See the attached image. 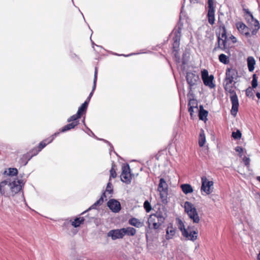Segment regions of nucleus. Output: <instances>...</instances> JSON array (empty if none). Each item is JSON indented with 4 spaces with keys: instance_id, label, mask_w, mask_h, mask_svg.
Segmentation results:
<instances>
[{
    "instance_id": "3",
    "label": "nucleus",
    "mask_w": 260,
    "mask_h": 260,
    "mask_svg": "<svg viewBox=\"0 0 260 260\" xmlns=\"http://www.w3.org/2000/svg\"><path fill=\"white\" fill-rule=\"evenodd\" d=\"M180 231L181 232L183 237L186 240L194 241L197 239L198 233L193 230V226H188L186 228L181 220H180Z\"/></svg>"
},
{
    "instance_id": "26",
    "label": "nucleus",
    "mask_w": 260,
    "mask_h": 260,
    "mask_svg": "<svg viewBox=\"0 0 260 260\" xmlns=\"http://www.w3.org/2000/svg\"><path fill=\"white\" fill-rule=\"evenodd\" d=\"M175 234V230L173 227L172 224H170L167 229L166 231V239H170L173 238Z\"/></svg>"
},
{
    "instance_id": "41",
    "label": "nucleus",
    "mask_w": 260,
    "mask_h": 260,
    "mask_svg": "<svg viewBox=\"0 0 260 260\" xmlns=\"http://www.w3.org/2000/svg\"><path fill=\"white\" fill-rule=\"evenodd\" d=\"M188 105L190 107H194L198 109V104L197 101L194 99H191L189 100Z\"/></svg>"
},
{
    "instance_id": "61",
    "label": "nucleus",
    "mask_w": 260,
    "mask_h": 260,
    "mask_svg": "<svg viewBox=\"0 0 260 260\" xmlns=\"http://www.w3.org/2000/svg\"><path fill=\"white\" fill-rule=\"evenodd\" d=\"M259 61H260V57H259Z\"/></svg>"
},
{
    "instance_id": "9",
    "label": "nucleus",
    "mask_w": 260,
    "mask_h": 260,
    "mask_svg": "<svg viewBox=\"0 0 260 260\" xmlns=\"http://www.w3.org/2000/svg\"><path fill=\"white\" fill-rule=\"evenodd\" d=\"M202 78L205 85L208 86L210 88H213L215 85L213 83L214 77L213 75L209 76L208 72L207 70H203L201 72Z\"/></svg>"
},
{
    "instance_id": "24",
    "label": "nucleus",
    "mask_w": 260,
    "mask_h": 260,
    "mask_svg": "<svg viewBox=\"0 0 260 260\" xmlns=\"http://www.w3.org/2000/svg\"><path fill=\"white\" fill-rule=\"evenodd\" d=\"M128 223L134 226H135L137 228H140L142 227L144 225L143 222L140 221L139 219L136 218H132L129 219Z\"/></svg>"
},
{
    "instance_id": "42",
    "label": "nucleus",
    "mask_w": 260,
    "mask_h": 260,
    "mask_svg": "<svg viewBox=\"0 0 260 260\" xmlns=\"http://www.w3.org/2000/svg\"><path fill=\"white\" fill-rule=\"evenodd\" d=\"M114 166L113 165L112 167V168L110 171V176L109 181H110L111 178H115L117 176V174H116V171L114 168Z\"/></svg>"
},
{
    "instance_id": "36",
    "label": "nucleus",
    "mask_w": 260,
    "mask_h": 260,
    "mask_svg": "<svg viewBox=\"0 0 260 260\" xmlns=\"http://www.w3.org/2000/svg\"><path fill=\"white\" fill-rule=\"evenodd\" d=\"M235 83L236 82L234 80L225 78L223 80V86H234Z\"/></svg>"
},
{
    "instance_id": "34",
    "label": "nucleus",
    "mask_w": 260,
    "mask_h": 260,
    "mask_svg": "<svg viewBox=\"0 0 260 260\" xmlns=\"http://www.w3.org/2000/svg\"><path fill=\"white\" fill-rule=\"evenodd\" d=\"M220 32L218 36H220V38H222V39H227L226 31L224 25L220 26Z\"/></svg>"
},
{
    "instance_id": "45",
    "label": "nucleus",
    "mask_w": 260,
    "mask_h": 260,
    "mask_svg": "<svg viewBox=\"0 0 260 260\" xmlns=\"http://www.w3.org/2000/svg\"><path fill=\"white\" fill-rule=\"evenodd\" d=\"M253 89V88H252L251 87H249L248 88H247L246 89V95L247 96L251 97V96H253V92H252Z\"/></svg>"
},
{
    "instance_id": "13",
    "label": "nucleus",
    "mask_w": 260,
    "mask_h": 260,
    "mask_svg": "<svg viewBox=\"0 0 260 260\" xmlns=\"http://www.w3.org/2000/svg\"><path fill=\"white\" fill-rule=\"evenodd\" d=\"M227 39L220 38V36H218L217 46H215L213 50V52L217 51L218 49L222 51L228 52L229 51V49L226 47Z\"/></svg>"
},
{
    "instance_id": "48",
    "label": "nucleus",
    "mask_w": 260,
    "mask_h": 260,
    "mask_svg": "<svg viewBox=\"0 0 260 260\" xmlns=\"http://www.w3.org/2000/svg\"><path fill=\"white\" fill-rule=\"evenodd\" d=\"M243 160L246 166H248L249 165L250 161L249 158L244 156L243 158Z\"/></svg>"
},
{
    "instance_id": "8",
    "label": "nucleus",
    "mask_w": 260,
    "mask_h": 260,
    "mask_svg": "<svg viewBox=\"0 0 260 260\" xmlns=\"http://www.w3.org/2000/svg\"><path fill=\"white\" fill-rule=\"evenodd\" d=\"M121 180L125 183L129 184L131 182V174L129 166L123 165L122 167V173L120 176Z\"/></svg>"
},
{
    "instance_id": "10",
    "label": "nucleus",
    "mask_w": 260,
    "mask_h": 260,
    "mask_svg": "<svg viewBox=\"0 0 260 260\" xmlns=\"http://www.w3.org/2000/svg\"><path fill=\"white\" fill-rule=\"evenodd\" d=\"M202 186L201 190L204 191L207 194H209L212 192L211 187L213 185V182L212 181L207 180L205 177H202Z\"/></svg>"
},
{
    "instance_id": "49",
    "label": "nucleus",
    "mask_w": 260,
    "mask_h": 260,
    "mask_svg": "<svg viewBox=\"0 0 260 260\" xmlns=\"http://www.w3.org/2000/svg\"><path fill=\"white\" fill-rule=\"evenodd\" d=\"M235 150L236 152H239L240 154H241L243 152V148L240 146H237L235 148Z\"/></svg>"
},
{
    "instance_id": "16",
    "label": "nucleus",
    "mask_w": 260,
    "mask_h": 260,
    "mask_svg": "<svg viewBox=\"0 0 260 260\" xmlns=\"http://www.w3.org/2000/svg\"><path fill=\"white\" fill-rule=\"evenodd\" d=\"M237 28L240 32L244 35L247 37H250V33L248 31L247 26L242 22H238L236 24Z\"/></svg>"
},
{
    "instance_id": "53",
    "label": "nucleus",
    "mask_w": 260,
    "mask_h": 260,
    "mask_svg": "<svg viewBox=\"0 0 260 260\" xmlns=\"http://www.w3.org/2000/svg\"><path fill=\"white\" fill-rule=\"evenodd\" d=\"M256 95L258 99H260V93L259 92H257L256 93Z\"/></svg>"
},
{
    "instance_id": "51",
    "label": "nucleus",
    "mask_w": 260,
    "mask_h": 260,
    "mask_svg": "<svg viewBox=\"0 0 260 260\" xmlns=\"http://www.w3.org/2000/svg\"><path fill=\"white\" fill-rule=\"evenodd\" d=\"M231 39L232 40L233 43H236L237 42V39L233 36L231 37Z\"/></svg>"
},
{
    "instance_id": "31",
    "label": "nucleus",
    "mask_w": 260,
    "mask_h": 260,
    "mask_svg": "<svg viewBox=\"0 0 260 260\" xmlns=\"http://www.w3.org/2000/svg\"><path fill=\"white\" fill-rule=\"evenodd\" d=\"M77 126V122H71L70 123H69L62 127L61 129H60V132L61 133H64L68 131H69L71 129L74 128L75 127Z\"/></svg>"
},
{
    "instance_id": "4",
    "label": "nucleus",
    "mask_w": 260,
    "mask_h": 260,
    "mask_svg": "<svg viewBox=\"0 0 260 260\" xmlns=\"http://www.w3.org/2000/svg\"><path fill=\"white\" fill-rule=\"evenodd\" d=\"M186 81L189 85V92L188 94H192V89L193 87L198 84V83H200V77L198 74H196V72H187L186 76Z\"/></svg>"
},
{
    "instance_id": "14",
    "label": "nucleus",
    "mask_w": 260,
    "mask_h": 260,
    "mask_svg": "<svg viewBox=\"0 0 260 260\" xmlns=\"http://www.w3.org/2000/svg\"><path fill=\"white\" fill-rule=\"evenodd\" d=\"M107 206L114 213L118 212L121 209L120 203L115 199L110 200L107 203Z\"/></svg>"
},
{
    "instance_id": "47",
    "label": "nucleus",
    "mask_w": 260,
    "mask_h": 260,
    "mask_svg": "<svg viewBox=\"0 0 260 260\" xmlns=\"http://www.w3.org/2000/svg\"><path fill=\"white\" fill-rule=\"evenodd\" d=\"M255 27V28L253 29L252 31H251V34H250V36L252 35V36H254V35H256V34H257L258 29H259L260 28V25L259 24H258V25L257 26H254Z\"/></svg>"
},
{
    "instance_id": "2",
    "label": "nucleus",
    "mask_w": 260,
    "mask_h": 260,
    "mask_svg": "<svg viewBox=\"0 0 260 260\" xmlns=\"http://www.w3.org/2000/svg\"><path fill=\"white\" fill-rule=\"evenodd\" d=\"M224 89L226 94H230V98L232 104L231 110V114L235 116L238 111L239 100L237 94L234 90L235 86H223Z\"/></svg>"
},
{
    "instance_id": "60",
    "label": "nucleus",
    "mask_w": 260,
    "mask_h": 260,
    "mask_svg": "<svg viewBox=\"0 0 260 260\" xmlns=\"http://www.w3.org/2000/svg\"><path fill=\"white\" fill-rule=\"evenodd\" d=\"M177 88H179V87L178 86V84H177Z\"/></svg>"
},
{
    "instance_id": "1",
    "label": "nucleus",
    "mask_w": 260,
    "mask_h": 260,
    "mask_svg": "<svg viewBox=\"0 0 260 260\" xmlns=\"http://www.w3.org/2000/svg\"><path fill=\"white\" fill-rule=\"evenodd\" d=\"M24 183L21 179H6L0 182V194L4 197L10 198L22 190Z\"/></svg>"
},
{
    "instance_id": "17",
    "label": "nucleus",
    "mask_w": 260,
    "mask_h": 260,
    "mask_svg": "<svg viewBox=\"0 0 260 260\" xmlns=\"http://www.w3.org/2000/svg\"><path fill=\"white\" fill-rule=\"evenodd\" d=\"M148 222L149 226L155 230L158 229L163 222H160L155 216L151 215L148 218Z\"/></svg>"
},
{
    "instance_id": "25",
    "label": "nucleus",
    "mask_w": 260,
    "mask_h": 260,
    "mask_svg": "<svg viewBox=\"0 0 260 260\" xmlns=\"http://www.w3.org/2000/svg\"><path fill=\"white\" fill-rule=\"evenodd\" d=\"M247 66L249 72H252L254 69L255 60L253 56H248L247 58Z\"/></svg>"
},
{
    "instance_id": "58",
    "label": "nucleus",
    "mask_w": 260,
    "mask_h": 260,
    "mask_svg": "<svg viewBox=\"0 0 260 260\" xmlns=\"http://www.w3.org/2000/svg\"><path fill=\"white\" fill-rule=\"evenodd\" d=\"M176 220L179 221V218H176Z\"/></svg>"
},
{
    "instance_id": "59",
    "label": "nucleus",
    "mask_w": 260,
    "mask_h": 260,
    "mask_svg": "<svg viewBox=\"0 0 260 260\" xmlns=\"http://www.w3.org/2000/svg\"><path fill=\"white\" fill-rule=\"evenodd\" d=\"M82 122L84 123L85 122V120L84 119L82 121Z\"/></svg>"
},
{
    "instance_id": "5",
    "label": "nucleus",
    "mask_w": 260,
    "mask_h": 260,
    "mask_svg": "<svg viewBox=\"0 0 260 260\" xmlns=\"http://www.w3.org/2000/svg\"><path fill=\"white\" fill-rule=\"evenodd\" d=\"M113 186L112 183L109 181L107 185L106 190L105 192H104L101 198L96 202H95L92 206H91L87 210L84 211L82 213V214H84L85 212L90 210L91 209H95L96 206L100 205H101L104 200V199H105V200H107V197L106 196V193H108L110 194H111L113 193Z\"/></svg>"
},
{
    "instance_id": "12",
    "label": "nucleus",
    "mask_w": 260,
    "mask_h": 260,
    "mask_svg": "<svg viewBox=\"0 0 260 260\" xmlns=\"http://www.w3.org/2000/svg\"><path fill=\"white\" fill-rule=\"evenodd\" d=\"M243 11L245 12V19L248 23L251 24V25L254 26H257L259 24V22L257 20L254 18L252 13L249 11L248 9H244Z\"/></svg>"
},
{
    "instance_id": "29",
    "label": "nucleus",
    "mask_w": 260,
    "mask_h": 260,
    "mask_svg": "<svg viewBox=\"0 0 260 260\" xmlns=\"http://www.w3.org/2000/svg\"><path fill=\"white\" fill-rule=\"evenodd\" d=\"M84 221L83 217H76L73 221L71 222V224L75 228L79 227Z\"/></svg>"
},
{
    "instance_id": "32",
    "label": "nucleus",
    "mask_w": 260,
    "mask_h": 260,
    "mask_svg": "<svg viewBox=\"0 0 260 260\" xmlns=\"http://www.w3.org/2000/svg\"><path fill=\"white\" fill-rule=\"evenodd\" d=\"M87 107L88 105L87 102H84V103L82 104V105L79 108L78 110V111L77 112L78 115H80V116L81 117V116L86 112L87 109Z\"/></svg>"
},
{
    "instance_id": "50",
    "label": "nucleus",
    "mask_w": 260,
    "mask_h": 260,
    "mask_svg": "<svg viewBox=\"0 0 260 260\" xmlns=\"http://www.w3.org/2000/svg\"><path fill=\"white\" fill-rule=\"evenodd\" d=\"M194 108V107H189V108H188V111L190 112V114L191 117L193 115L192 114H193V109Z\"/></svg>"
},
{
    "instance_id": "39",
    "label": "nucleus",
    "mask_w": 260,
    "mask_h": 260,
    "mask_svg": "<svg viewBox=\"0 0 260 260\" xmlns=\"http://www.w3.org/2000/svg\"><path fill=\"white\" fill-rule=\"evenodd\" d=\"M241 133L238 129L236 132H233L232 133V137L236 140L240 139L241 138Z\"/></svg>"
},
{
    "instance_id": "15",
    "label": "nucleus",
    "mask_w": 260,
    "mask_h": 260,
    "mask_svg": "<svg viewBox=\"0 0 260 260\" xmlns=\"http://www.w3.org/2000/svg\"><path fill=\"white\" fill-rule=\"evenodd\" d=\"M113 240L122 239L123 237L122 229L110 230L107 234Z\"/></svg>"
},
{
    "instance_id": "18",
    "label": "nucleus",
    "mask_w": 260,
    "mask_h": 260,
    "mask_svg": "<svg viewBox=\"0 0 260 260\" xmlns=\"http://www.w3.org/2000/svg\"><path fill=\"white\" fill-rule=\"evenodd\" d=\"M237 77L238 72L236 69L233 68H228L226 69L225 78L234 81L237 79Z\"/></svg>"
},
{
    "instance_id": "19",
    "label": "nucleus",
    "mask_w": 260,
    "mask_h": 260,
    "mask_svg": "<svg viewBox=\"0 0 260 260\" xmlns=\"http://www.w3.org/2000/svg\"><path fill=\"white\" fill-rule=\"evenodd\" d=\"M40 151H39L37 147L34 148L29 152L23 155V158L27 159V160L25 162L24 165H26L28 161L33 156L37 155Z\"/></svg>"
},
{
    "instance_id": "23",
    "label": "nucleus",
    "mask_w": 260,
    "mask_h": 260,
    "mask_svg": "<svg viewBox=\"0 0 260 260\" xmlns=\"http://www.w3.org/2000/svg\"><path fill=\"white\" fill-rule=\"evenodd\" d=\"M184 208L185 211L186 212L187 215H189L193 212V211L196 210V208L194 207V205L188 201H186L184 203Z\"/></svg>"
},
{
    "instance_id": "21",
    "label": "nucleus",
    "mask_w": 260,
    "mask_h": 260,
    "mask_svg": "<svg viewBox=\"0 0 260 260\" xmlns=\"http://www.w3.org/2000/svg\"><path fill=\"white\" fill-rule=\"evenodd\" d=\"M97 78H98V70H97V68H95V71H94V79H93V82L92 89L91 92L90 93L88 97L87 98L86 100L84 102H87V105H88V103H89V102L90 100V99L93 95V92L95 89Z\"/></svg>"
},
{
    "instance_id": "56",
    "label": "nucleus",
    "mask_w": 260,
    "mask_h": 260,
    "mask_svg": "<svg viewBox=\"0 0 260 260\" xmlns=\"http://www.w3.org/2000/svg\"><path fill=\"white\" fill-rule=\"evenodd\" d=\"M87 129H88V131H89V132L91 133L92 135H94V134L91 131V130L90 129H89L88 128H87Z\"/></svg>"
},
{
    "instance_id": "52",
    "label": "nucleus",
    "mask_w": 260,
    "mask_h": 260,
    "mask_svg": "<svg viewBox=\"0 0 260 260\" xmlns=\"http://www.w3.org/2000/svg\"><path fill=\"white\" fill-rule=\"evenodd\" d=\"M199 119L205 121V119H207V117L202 116H199Z\"/></svg>"
},
{
    "instance_id": "27",
    "label": "nucleus",
    "mask_w": 260,
    "mask_h": 260,
    "mask_svg": "<svg viewBox=\"0 0 260 260\" xmlns=\"http://www.w3.org/2000/svg\"><path fill=\"white\" fill-rule=\"evenodd\" d=\"M182 191L185 194L190 193L193 192V188L192 186L189 184H183L180 185Z\"/></svg>"
},
{
    "instance_id": "30",
    "label": "nucleus",
    "mask_w": 260,
    "mask_h": 260,
    "mask_svg": "<svg viewBox=\"0 0 260 260\" xmlns=\"http://www.w3.org/2000/svg\"><path fill=\"white\" fill-rule=\"evenodd\" d=\"M206 142V137L203 129H201L199 138V145L200 147H203Z\"/></svg>"
},
{
    "instance_id": "28",
    "label": "nucleus",
    "mask_w": 260,
    "mask_h": 260,
    "mask_svg": "<svg viewBox=\"0 0 260 260\" xmlns=\"http://www.w3.org/2000/svg\"><path fill=\"white\" fill-rule=\"evenodd\" d=\"M188 215L189 218L192 220L194 223H198L200 222V218L197 212V209Z\"/></svg>"
},
{
    "instance_id": "7",
    "label": "nucleus",
    "mask_w": 260,
    "mask_h": 260,
    "mask_svg": "<svg viewBox=\"0 0 260 260\" xmlns=\"http://www.w3.org/2000/svg\"><path fill=\"white\" fill-rule=\"evenodd\" d=\"M158 191L159 192L160 198L162 202L166 201L167 198L168 184L165 179L161 178L159 180Z\"/></svg>"
},
{
    "instance_id": "57",
    "label": "nucleus",
    "mask_w": 260,
    "mask_h": 260,
    "mask_svg": "<svg viewBox=\"0 0 260 260\" xmlns=\"http://www.w3.org/2000/svg\"><path fill=\"white\" fill-rule=\"evenodd\" d=\"M74 56H77L76 54H74V55L72 56V57H74Z\"/></svg>"
},
{
    "instance_id": "11",
    "label": "nucleus",
    "mask_w": 260,
    "mask_h": 260,
    "mask_svg": "<svg viewBox=\"0 0 260 260\" xmlns=\"http://www.w3.org/2000/svg\"><path fill=\"white\" fill-rule=\"evenodd\" d=\"M208 11L207 14L209 23L213 25L215 21V9L213 6V0H208Z\"/></svg>"
},
{
    "instance_id": "35",
    "label": "nucleus",
    "mask_w": 260,
    "mask_h": 260,
    "mask_svg": "<svg viewBox=\"0 0 260 260\" xmlns=\"http://www.w3.org/2000/svg\"><path fill=\"white\" fill-rule=\"evenodd\" d=\"M219 60L224 64H227L229 63V57L224 54H221L219 55Z\"/></svg>"
},
{
    "instance_id": "20",
    "label": "nucleus",
    "mask_w": 260,
    "mask_h": 260,
    "mask_svg": "<svg viewBox=\"0 0 260 260\" xmlns=\"http://www.w3.org/2000/svg\"><path fill=\"white\" fill-rule=\"evenodd\" d=\"M152 215L155 216V217L157 218V220L160 222H164L166 217V214L164 208L159 209L155 214H153Z\"/></svg>"
},
{
    "instance_id": "46",
    "label": "nucleus",
    "mask_w": 260,
    "mask_h": 260,
    "mask_svg": "<svg viewBox=\"0 0 260 260\" xmlns=\"http://www.w3.org/2000/svg\"><path fill=\"white\" fill-rule=\"evenodd\" d=\"M59 134V132H56L55 133L49 138H48V139H49L48 143H51L53 141V140L55 139V138L57 137Z\"/></svg>"
},
{
    "instance_id": "22",
    "label": "nucleus",
    "mask_w": 260,
    "mask_h": 260,
    "mask_svg": "<svg viewBox=\"0 0 260 260\" xmlns=\"http://www.w3.org/2000/svg\"><path fill=\"white\" fill-rule=\"evenodd\" d=\"M122 231L123 237L125 235L134 236L136 233V229L130 226L125 228H122Z\"/></svg>"
},
{
    "instance_id": "43",
    "label": "nucleus",
    "mask_w": 260,
    "mask_h": 260,
    "mask_svg": "<svg viewBox=\"0 0 260 260\" xmlns=\"http://www.w3.org/2000/svg\"><path fill=\"white\" fill-rule=\"evenodd\" d=\"M18 173V170L16 168H9V175L11 176L16 175Z\"/></svg>"
},
{
    "instance_id": "37",
    "label": "nucleus",
    "mask_w": 260,
    "mask_h": 260,
    "mask_svg": "<svg viewBox=\"0 0 260 260\" xmlns=\"http://www.w3.org/2000/svg\"><path fill=\"white\" fill-rule=\"evenodd\" d=\"M49 139H46L42 142H41L39 145L37 146L38 148L39 151H41L47 144H49L50 143H48Z\"/></svg>"
},
{
    "instance_id": "55",
    "label": "nucleus",
    "mask_w": 260,
    "mask_h": 260,
    "mask_svg": "<svg viewBox=\"0 0 260 260\" xmlns=\"http://www.w3.org/2000/svg\"><path fill=\"white\" fill-rule=\"evenodd\" d=\"M256 179L260 182V176H257Z\"/></svg>"
},
{
    "instance_id": "38",
    "label": "nucleus",
    "mask_w": 260,
    "mask_h": 260,
    "mask_svg": "<svg viewBox=\"0 0 260 260\" xmlns=\"http://www.w3.org/2000/svg\"><path fill=\"white\" fill-rule=\"evenodd\" d=\"M257 86V77L256 74L252 75V80L251 81V87L252 88H255Z\"/></svg>"
},
{
    "instance_id": "54",
    "label": "nucleus",
    "mask_w": 260,
    "mask_h": 260,
    "mask_svg": "<svg viewBox=\"0 0 260 260\" xmlns=\"http://www.w3.org/2000/svg\"><path fill=\"white\" fill-rule=\"evenodd\" d=\"M115 55H119V54H118L117 53H115ZM131 55L132 54H128V55H123V54H121L120 55H123V56H129Z\"/></svg>"
},
{
    "instance_id": "6",
    "label": "nucleus",
    "mask_w": 260,
    "mask_h": 260,
    "mask_svg": "<svg viewBox=\"0 0 260 260\" xmlns=\"http://www.w3.org/2000/svg\"><path fill=\"white\" fill-rule=\"evenodd\" d=\"M179 33V27L175 28L174 30L172 32V35H174L173 37L174 40V44H173V54L174 56V60L176 62L177 66L178 65V63L179 62V54H178V50L179 48V42H178V36L177 34Z\"/></svg>"
},
{
    "instance_id": "40",
    "label": "nucleus",
    "mask_w": 260,
    "mask_h": 260,
    "mask_svg": "<svg viewBox=\"0 0 260 260\" xmlns=\"http://www.w3.org/2000/svg\"><path fill=\"white\" fill-rule=\"evenodd\" d=\"M208 113V111L204 110L202 106H200V111L199 113V116L207 117Z\"/></svg>"
},
{
    "instance_id": "44",
    "label": "nucleus",
    "mask_w": 260,
    "mask_h": 260,
    "mask_svg": "<svg viewBox=\"0 0 260 260\" xmlns=\"http://www.w3.org/2000/svg\"><path fill=\"white\" fill-rule=\"evenodd\" d=\"M144 207L147 212H149L151 209V205L148 201H145L144 203Z\"/></svg>"
},
{
    "instance_id": "33",
    "label": "nucleus",
    "mask_w": 260,
    "mask_h": 260,
    "mask_svg": "<svg viewBox=\"0 0 260 260\" xmlns=\"http://www.w3.org/2000/svg\"><path fill=\"white\" fill-rule=\"evenodd\" d=\"M81 118L80 115H78L77 113L71 116L70 118H69L67 120L68 122H77V125H78L79 123V119Z\"/></svg>"
}]
</instances>
